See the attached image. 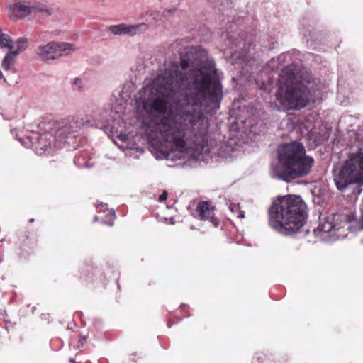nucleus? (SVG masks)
<instances>
[{
    "label": "nucleus",
    "instance_id": "27",
    "mask_svg": "<svg viewBox=\"0 0 363 363\" xmlns=\"http://www.w3.org/2000/svg\"><path fill=\"white\" fill-rule=\"evenodd\" d=\"M33 220H34L33 219H30V222H33Z\"/></svg>",
    "mask_w": 363,
    "mask_h": 363
},
{
    "label": "nucleus",
    "instance_id": "16",
    "mask_svg": "<svg viewBox=\"0 0 363 363\" xmlns=\"http://www.w3.org/2000/svg\"><path fill=\"white\" fill-rule=\"evenodd\" d=\"M267 360L266 356L264 354H257L252 359V363H264V361Z\"/></svg>",
    "mask_w": 363,
    "mask_h": 363
},
{
    "label": "nucleus",
    "instance_id": "7",
    "mask_svg": "<svg viewBox=\"0 0 363 363\" xmlns=\"http://www.w3.org/2000/svg\"><path fill=\"white\" fill-rule=\"evenodd\" d=\"M73 50V45L67 43L50 42L38 48V54L43 60H48L67 55Z\"/></svg>",
    "mask_w": 363,
    "mask_h": 363
},
{
    "label": "nucleus",
    "instance_id": "23",
    "mask_svg": "<svg viewBox=\"0 0 363 363\" xmlns=\"http://www.w3.org/2000/svg\"><path fill=\"white\" fill-rule=\"evenodd\" d=\"M173 324H174V323H171L170 320H169L168 323H167V325H168L169 328H170Z\"/></svg>",
    "mask_w": 363,
    "mask_h": 363
},
{
    "label": "nucleus",
    "instance_id": "6",
    "mask_svg": "<svg viewBox=\"0 0 363 363\" xmlns=\"http://www.w3.org/2000/svg\"><path fill=\"white\" fill-rule=\"evenodd\" d=\"M83 125L84 122L82 119L74 116H69L55 122L53 130L57 137L62 139L71 136L74 137Z\"/></svg>",
    "mask_w": 363,
    "mask_h": 363
},
{
    "label": "nucleus",
    "instance_id": "22",
    "mask_svg": "<svg viewBox=\"0 0 363 363\" xmlns=\"http://www.w3.org/2000/svg\"><path fill=\"white\" fill-rule=\"evenodd\" d=\"M237 217L238 218H243L245 217V213L243 211H238L237 212Z\"/></svg>",
    "mask_w": 363,
    "mask_h": 363
},
{
    "label": "nucleus",
    "instance_id": "15",
    "mask_svg": "<svg viewBox=\"0 0 363 363\" xmlns=\"http://www.w3.org/2000/svg\"><path fill=\"white\" fill-rule=\"evenodd\" d=\"M27 47V40L26 38H19L16 42L13 48H16L15 50H11L12 52H18V54L22 51H23Z\"/></svg>",
    "mask_w": 363,
    "mask_h": 363
},
{
    "label": "nucleus",
    "instance_id": "13",
    "mask_svg": "<svg viewBox=\"0 0 363 363\" xmlns=\"http://www.w3.org/2000/svg\"><path fill=\"white\" fill-rule=\"evenodd\" d=\"M18 52H12L10 50L3 59L1 66L4 69L8 70L10 66L13 63L15 57L17 56Z\"/></svg>",
    "mask_w": 363,
    "mask_h": 363
},
{
    "label": "nucleus",
    "instance_id": "20",
    "mask_svg": "<svg viewBox=\"0 0 363 363\" xmlns=\"http://www.w3.org/2000/svg\"><path fill=\"white\" fill-rule=\"evenodd\" d=\"M168 196V193L167 191H163L162 194L159 196L158 201L160 202L164 201L167 200Z\"/></svg>",
    "mask_w": 363,
    "mask_h": 363
},
{
    "label": "nucleus",
    "instance_id": "9",
    "mask_svg": "<svg viewBox=\"0 0 363 363\" xmlns=\"http://www.w3.org/2000/svg\"><path fill=\"white\" fill-rule=\"evenodd\" d=\"M147 25L141 23L136 25H128L126 23H121L118 25H112L108 28V30L114 35H128L133 36L139 31L146 30Z\"/></svg>",
    "mask_w": 363,
    "mask_h": 363
},
{
    "label": "nucleus",
    "instance_id": "11",
    "mask_svg": "<svg viewBox=\"0 0 363 363\" xmlns=\"http://www.w3.org/2000/svg\"><path fill=\"white\" fill-rule=\"evenodd\" d=\"M330 135V130L327 128L320 129L319 131H311L308 134L309 139L313 140L315 146L321 145L328 140Z\"/></svg>",
    "mask_w": 363,
    "mask_h": 363
},
{
    "label": "nucleus",
    "instance_id": "18",
    "mask_svg": "<svg viewBox=\"0 0 363 363\" xmlns=\"http://www.w3.org/2000/svg\"><path fill=\"white\" fill-rule=\"evenodd\" d=\"M34 7H35V9H33V13H35L36 11H39V12L46 13L48 15L50 14V13L49 12L48 9L45 8L43 5H41V6H34Z\"/></svg>",
    "mask_w": 363,
    "mask_h": 363
},
{
    "label": "nucleus",
    "instance_id": "2",
    "mask_svg": "<svg viewBox=\"0 0 363 363\" xmlns=\"http://www.w3.org/2000/svg\"><path fill=\"white\" fill-rule=\"evenodd\" d=\"M269 225L284 235L298 233L308 216L306 203L300 196H278L269 209Z\"/></svg>",
    "mask_w": 363,
    "mask_h": 363
},
{
    "label": "nucleus",
    "instance_id": "25",
    "mask_svg": "<svg viewBox=\"0 0 363 363\" xmlns=\"http://www.w3.org/2000/svg\"><path fill=\"white\" fill-rule=\"evenodd\" d=\"M331 228H332V227H331V226H330V228H329L328 230H325V232H326V231H330V229H331Z\"/></svg>",
    "mask_w": 363,
    "mask_h": 363
},
{
    "label": "nucleus",
    "instance_id": "14",
    "mask_svg": "<svg viewBox=\"0 0 363 363\" xmlns=\"http://www.w3.org/2000/svg\"><path fill=\"white\" fill-rule=\"evenodd\" d=\"M0 45L1 48H9L11 50L13 48V45H11V40L9 37L4 34L0 29Z\"/></svg>",
    "mask_w": 363,
    "mask_h": 363
},
{
    "label": "nucleus",
    "instance_id": "1",
    "mask_svg": "<svg viewBox=\"0 0 363 363\" xmlns=\"http://www.w3.org/2000/svg\"><path fill=\"white\" fill-rule=\"evenodd\" d=\"M186 77L174 62L163 74L153 81V86L162 97H155L143 102V108L149 115L164 114L168 100L175 105L172 117H163L160 125L164 137L172 143L175 150L183 151L186 138H194L202 150L212 146L209 141L208 122L203 112L208 108H218L223 99V87L213 62L201 63L191 69L185 91H182Z\"/></svg>",
    "mask_w": 363,
    "mask_h": 363
},
{
    "label": "nucleus",
    "instance_id": "8",
    "mask_svg": "<svg viewBox=\"0 0 363 363\" xmlns=\"http://www.w3.org/2000/svg\"><path fill=\"white\" fill-rule=\"evenodd\" d=\"M215 207L209 201H200L196 206V212L201 220H209L214 227L220 225V220L214 216Z\"/></svg>",
    "mask_w": 363,
    "mask_h": 363
},
{
    "label": "nucleus",
    "instance_id": "19",
    "mask_svg": "<svg viewBox=\"0 0 363 363\" xmlns=\"http://www.w3.org/2000/svg\"><path fill=\"white\" fill-rule=\"evenodd\" d=\"M74 84L78 86L79 91H83L82 80L80 78H76L74 79Z\"/></svg>",
    "mask_w": 363,
    "mask_h": 363
},
{
    "label": "nucleus",
    "instance_id": "26",
    "mask_svg": "<svg viewBox=\"0 0 363 363\" xmlns=\"http://www.w3.org/2000/svg\"><path fill=\"white\" fill-rule=\"evenodd\" d=\"M109 225H113V221H112V222H111V223H109Z\"/></svg>",
    "mask_w": 363,
    "mask_h": 363
},
{
    "label": "nucleus",
    "instance_id": "17",
    "mask_svg": "<svg viewBox=\"0 0 363 363\" xmlns=\"http://www.w3.org/2000/svg\"><path fill=\"white\" fill-rule=\"evenodd\" d=\"M191 61L189 59L184 57L181 60L179 66L183 70H186L188 67H189Z\"/></svg>",
    "mask_w": 363,
    "mask_h": 363
},
{
    "label": "nucleus",
    "instance_id": "21",
    "mask_svg": "<svg viewBox=\"0 0 363 363\" xmlns=\"http://www.w3.org/2000/svg\"><path fill=\"white\" fill-rule=\"evenodd\" d=\"M86 342V336H83L80 340H79V345H78V347H83L84 345V342Z\"/></svg>",
    "mask_w": 363,
    "mask_h": 363
},
{
    "label": "nucleus",
    "instance_id": "5",
    "mask_svg": "<svg viewBox=\"0 0 363 363\" xmlns=\"http://www.w3.org/2000/svg\"><path fill=\"white\" fill-rule=\"evenodd\" d=\"M337 188L345 191L350 184L363 185V148L352 153L339 172L334 175Z\"/></svg>",
    "mask_w": 363,
    "mask_h": 363
},
{
    "label": "nucleus",
    "instance_id": "4",
    "mask_svg": "<svg viewBox=\"0 0 363 363\" xmlns=\"http://www.w3.org/2000/svg\"><path fill=\"white\" fill-rule=\"evenodd\" d=\"M276 96L281 106L287 110L301 109L308 103L306 85L297 81L294 73L289 70H283L280 74Z\"/></svg>",
    "mask_w": 363,
    "mask_h": 363
},
{
    "label": "nucleus",
    "instance_id": "24",
    "mask_svg": "<svg viewBox=\"0 0 363 363\" xmlns=\"http://www.w3.org/2000/svg\"><path fill=\"white\" fill-rule=\"evenodd\" d=\"M2 78H3V74H2L1 71L0 70V79H2Z\"/></svg>",
    "mask_w": 363,
    "mask_h": 363
},
{
    "label": "nucleus",
    "instance_id": "10",
    "mask_svg": "<svg viewBox=\"0 0 363 363\" xmlns=\"http://www.w3.org/2000/svg\"><path fill=\"white\" fill-rule=\"evenodd\" d=\"M34 9L35 7L23 5L21 3H16L9 7V16L13 20L23 18L33 13Z\"/></svg>",
    "mask_w": 363,
    "mask_h": 363
},
{
    "label": "nucleus",
    "instance_id": "12",
    "mask_svg": "<svg viewBox=\"0 0 363 363\" xmlns=\"http://www.w3.org/2000/svg\"><path fill=\"white\" fill-rule=\"evenodd\" d=\"M48 135L44 134L40 135L38 140L34 144L35 150L38 154H42L43 152L50 148L51 143L48 140Z\"/></svg>",
    "mask_w": 363,
    "mask_h": 363
},
{
    "label": "nucleus",
    "instance_id": "3",
    "mask_svg": "<svg viewBox=\"0 0 363 363\" xmlns=\"http://www.w3.org/2000/svg\"><path fill=\"white\" fill-rule=\"evenodd\" d=\"M277 160V177L286 182L306 177L314 164L313 158L306 155L304 145L298 141L279 145Z\"/></svg>",
    "mask_w": 363,
    "mask_h": 363
}]
</instances>
